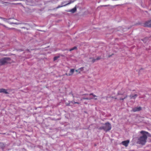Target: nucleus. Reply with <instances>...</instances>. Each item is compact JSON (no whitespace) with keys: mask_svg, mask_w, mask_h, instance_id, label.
Returning a JSON list of instances; mask_svg holds the SVG:
<instances>
[{"mask_svg":"<svg viewBox=\"0 0 151 151\" xmlns=\"http://www.w3.org/2000/svg\"><path fill=\"white\" fill-rule=\"evenodd\" d=\"M140 133L142 134V136L139 137L137 139V143L142 145H144L147 142V135L151 137V135L148 132L144 131H142Z\"/></svg>","mask_w":151,"mask_h":151,"instance_id":"nucleus-1","label":"nucleus"},{"mask_svg":"<svg viewBox=\"0 0 151 151\" xmlns=\"http://www.w3.org/2000/svg\"><path fill=\"white\" fill-rule=\"evenodd\" d=\"M127 90L125 88H122L118 93V98L115 97L114 99H118L119 100H123L127 97Z\"/></svg>","mask_w":151,"mask_h":151,"instance_id":"nucleus-2","label":"nucleus"},{"mask_svg":"<svg viewBox=\"0 0 151 151\" xmlns=\"http://www.w3.org/2000/svg\"><path fill=\"white\" fill-rule=\"evenodd\" d=\"M11 63V58H4L0 59V65H2L7 63Z\"/></svg>","mask_w":151,"mask_h":151,"instance_id":"nucleus-3","label":"nucleus"},{"mask_svg":"<svg viewBox=\"0 0 151 151\" xmlns=\"http://www.w3.org/2000/svg\"><path fill=\"white\" fill-rule=\"evenodd\" d=\"M104 130L106 132L111 130V124L109 122L106 123L104 124Z\"/></svg>","mask_w":151,"mask_h":151,"instance_id":"nucleus-4","label":"nucleus"},{"mask_svg":"<svg viewBox=\"0 0 151 151\" xmlns=\"http://www.w3.org/2000/svg\"><path fill=\"white\" fill-rule=\"evenodd\" d=\"M144 25L146 27H151V19L146 22L144 24Z\"/></svg>","mask_w":151,"mask_h":151,"instance_id":"nucleus-5","label":"nucleus"},{"mask_svg":"<svg viewBox=\"0 0 151 151\" xmlns=\"http://www.w3.org/2000/svg\"><path fill=\"white\" fill-rule=\"evenodd\" d=\"M129 142V140H127L122 142L121 143L123 145L126 147H127L128 146Z\"/></svg>","mask_w":151,"mask_h":151,"instance_id":"nucleus-6","label":"nucleus"},{"mask_svg":"<svg viewBox=\"0 0 151 151\" xmlns=\"http://www.w3.org/2000/svg\"><path fill=\"white\" fill-rule=\"evenodd\" d=\"M7 90L4 88L0 89V93H3L6 94H9V93L7 92Z\"/></svg>","mask_w":151,"mask_h":151,"instance_id":"nucleus-7","label":"nucleus"},{"mask_svg":"<svg viewBox=\"0 0 151 151\" xmlns=\"http://www.w3.org/2000/svg\"><path fill=\"white\" fill-rule=\"evenodd\" d=\"M141 107L140 106L138 107H135L132 109V111L133 112H136L139 111L141 110Z\"/></svg>","mask_w":151,"mask_h":151,"instance_id":"nucleus-8","label":"nucleus"},{"mask_svg":"<svg viewBox=\"0 0 151 151\" xmlns=\"http://www.w3.org/2000/svg\"><path fill=\"white\" fill-rule=\"evenodd\" d=\"M73 1H70V2H69V3L65 4V5H63V3H62L61 4L62 5H63L62 6H60V5H59L58 7L57 8H60V7H62L63 6H65L67 5H69L71 3H73Z\"/></svg>","mask_w":151,"mask_h":151,"instance_id":"nucleus-9","label":"nucleus"},{"mask_svg":"<svg viewBox=\"0 0 151 151\" xmlns=\"http://www.w3.org/2000/svg\"><path fill=\"white\" fill-rule=\"evenodd\" d=\"M74 69H70V73H69L68 74L66 73V75L67 76H70L72 75L73 74V73L74 72Z\"/></svg>","mask_w":151,"mask_h":151,"instance_id":"nucleus-10","label":"nucleus"},{"mask_svg":"<svg viewBox=\"0 0 151 151\" xmlns=\"http://www.w3.org/2000/svg\"><path fill=\"white\" fill-rule=\"evenodd\" d=\"M137 94H135L134 95H130L129 96V97L130 99H135L137 97Z\"/></svg>","mask_w":151,"mask_h":151,"instance_id":"nucleus-11","label":"nucleus"},{"mask_svg":"<svg viewBox=\"0 0 151 151\" xmlns=\"http://www.w3.org/2000/svg\"><path fill=\"white\" fill-rule=\"evenodd\" d=\"M0 24V25H1L2 26H3L4 27H5L6 28H7L8 29H11V30H12V29H14V30H16L15 29V28H9L7 27H6V26H5V25H4V24Z\"/></svg>","mask_w":151,"mask_h":151,"instance_id":"nucleus-12","label":"nucleus"},{"mask_svg":"<svg viewBox=\"0 0 151 151\" xmlns=\"http://www.w3.org/2000/svg\"><path fill=\"white\" fill-rule=\"evenodd\" d=\"M92 99H93V98H91V97H89V98H88V97H86V98L83 97V98H82V99H81V100H83V99L91 100Z\"/></svg>","mask_w":151,"mask_h":151,"instance_id":"nucleus-13","label":"nucleus"},{"mask_svg":"<svg viewBox=\"0 0 151 151\" xmlns=\"http://www.w3.org/2000/svg\"><path fill=\"white\" fill-rule=\"evenodd\" d=\"M76 7H75L73 9H72L70 11V12H71L72 13H74L76 12Z\"/></svg>","mask_w":151,"mask_h":151,"instance_id":"nucleus-14","label":"nucleus"},{"mask_svg":"<svg viewBox=\"0 0 151 151\" xmlns=\"http://www.w3.org/2000/svg\"><path fill=\"white\" fill-rule=\"evenodd\" d=\"M70 103H72L73 104H79V103L78 102H75L74 101H70V102L68 104H67V106H69L70 105Z\"/></svg>","mask_w":151,"mask_h":151,"instance_id":"nucleus-15","label":"nucleus"},{"mask_svg":"<svg viewBox=\"0 0 151 151\" xmlns=\"http://www.w3.org/2000/svg\"><path fill=\"white\" fill-rule=\"evenodd\" d=\"M84 95H88V94H84ZM89 96H91V95H92L93 97H96V96L94 94H93V93H91L89 95Z\"/></svg>","mask_w":151,"mask_h":151,"instance_id":"nucleus-16","label":"nucleus"},{"mask_svg":"<svg viewBox=\"0 0 151 151\" xmlns=\"http://www.w3.org/2000/svg\"><path fill=\"white\" fill-rule=\"evenodd\" d=\"M77 48V47H73V48L70 49L69 50V51H71L73 50H76V49Z\"/></svg>","mask_w":151,"mask_h":151,"instance_id":"nucleus-17","label":"nucleus"},{"mask_svg":"<svg viewBox=\"0 0 151 151\" xmlns=\"http://www.w3.org/2000/svg\"><path fill=\"white\" fill-rule=\"evenodd\" d=\"M4 3H7V2H3V4H4ZM9 3L10 4H12V5H13V4L17 5L16 4V3Z\"/></svg>","mask_w":151,"mask_h":151,"instance_id":"nucleus-18","label":"nucleus"},{"mask_svg":"<svg viewBox=\"0 0 151 151\" xmlns=\"http://www.w3.org/2000/svg\"><path fill=\"white\" fill-rule=\"evenodd\" d=\"M59 58V57H55L54 58V60H55Z\"/></svg>","mask_w":151,"mask_h":151,"instance_id":"nucleus-19","label":"nucleus"},{"mask_svg":"<svg viewBox=\"0 0 151 151\" xmlns=\"http://www.w3.org/2000/svg\"><path fill=\"white\" fill-rule=\"evenodd\" d=\"M83 68H84V67H81V68H79V69L80 70V71L81 72V71H82L83 70Z\"/></svg>","mask_w":151,"mask_h":151,"instance_id":"nucleus-20","label":"nucleus"},{"mask_svg":"<svg viewBox=\"0 0 151 151\" xmlns=\"http://www.w3.org/2000/svg\"><path fill=\"white\" fill-rule=\"evenodd\" d=\"M99 129L101 130L103 129L104 130V126L100 127Z\"/></svg>","mask_w":151,"mask_h":151,"instance_id":"nucleus-21","label":"nucleus"},{"mask_svg":"<svg viewBox=\"0 0 151 151\" xmlns=\"http://www.w3.org/2000/svg\"><path fill=\"white\" fill-rule=\"evenodd\" d=\"M76 71L77 72H78L79 73H81V71L79 69L78 70H76Z\"/></svg>","mask_w":151,"mask_h":151,"instance_id":"nucleus-22","label":"nucleus"},{"mask_svg":"<svg viewBox=\"0 0 151 151\" xmlns=\"http://www.w3.org/2000/svg\"><path fill=\"white\" fill-rule=\"evenodd\" d=\"M10 24H18L17 23H15V22H10Z\"/></svg>","mask_w":151,"mask_h":151,"instance_id":"nucleus-23","label":"nucleus"},{"mask_svg":"<svg viewBox=\"0 0 151 151\" xmlns=\"http://www.w3.org/2000/svg\"><path fill=\"white\" fill-rule=\"evenodd\" d=\"M16 4L22 5V4L21 3H16Z\"/></svg>","mask_w":151,"mask_h":151,"instance_id":"nucleus-24","label":"nucleus"},{"mask_svg":"<svg viewBox=\"0 0 151 151\" xmlns=\"http://www.w3.org/2000/svg\"><path fill=\"white\" fill-rule=\"evenodd\" d=\"M96 60V59H93V60H92V62L93 63Z\"/></svg>","mask_w":151,"mask_h":151,"instance_id":"nucleus-25","label":"nucleus"},{"mask_svg":"<svg viewBox=\"0 0 151 151\" xmlns=\"http://www.w3.org/2000/svg\"><path fill=\"white\" fill-rule=\"evenodd\" d=\"M0 19H3V20H4L5 19L3 18H2V17H0Z\"/></svg>","mask_w":151,"mask_h":151,"instance_id":"nucleus-26","label":"nucleus"},{"mask_svg":"<svg viewBox=\"0 0 151 151\" xmlns=\"http://www.w3.org/2000/svg\"><path fill=\"white\" fill-rule=\"evenodd\" d=\"M100 59V57H98L96 59V60H99V59Z\"/></svg>","mask_w":151,"mask_h":151,"instance_id":"nucleus-27","label":"nucleus"},{"mask_svg":"<svg viewBox=\"0 0 151 151\" xmlns=\"http://www.w3.org/2000/svg\"><path fill=\"white\" fill-rule=\"evenodd\" d=\"M109 6V5H103V6H105V7H106V6Z\"/></svg>","mask_w":151,"mask_h":151,"instance_id":"nucleus-28","label":"nucleus"},{"mask_svg":"<svg viewBox=\"0 0 151 151\" xmlns=\"http://www.w3.org/2000/svg\"><path fill=\"white\" fill-rule=\"evenodd\" d=\"M72 95L73 97V98H74V97H75V96L74 95V94H72Z\"/></svg>","mask_w":151,"mask_h":151,"instance_id":"nucleus-29","label":"nucleus"},{"mask_svg":"<svg viewBox=\"0 0 151 151\" xmlns=\"http://www.w3.org/2000/svg\"><path fill=\"white\" fill-rule=\"evenodd\" d=\"M94 99L95 100H97V98H95Z\"/></svg>","mask_w":151,"mask_h":151,"instance_id":"nucleus-30","label":"nucleus"},{"mask_svg":"<svg viewBox=\"0 0 151 151\" xmlns=\"http://www.w3.org/2000/svg\"><path fill=\"white\" fill-rule=\"evenodd\" d=\"M76 97L77 98H78V96H76Z\"/></svg>","mask_w":151,"mask_h":151,"instance_id":"nucleus-31","label":"nucleus"}]
</instances>
